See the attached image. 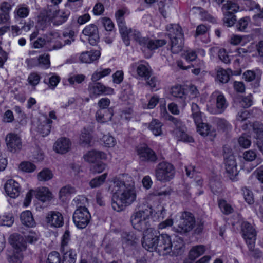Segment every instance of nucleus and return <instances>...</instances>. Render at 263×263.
Returning <instances> with one entry per match:
<instances>
[{"label":"nucleus","mask_w":263,"mask_h":263,"mask_svg":"<svg viewBox=\"0 0 263 263\" xmlns=\"http://www.w3.org/2000/svg\"><path fill=\"white\" fill-rule=\"evenodd\" d=\"M250 0H231L227 1L221 8L223 12H230L231 13H236L238 12L243 4L247 5L251 3Z\"/></svg>","instance_id":"obj_17"},{"label":"nucleus","mask_w":263,"mask_h":263,"mask_svg":"<svg viewBox=\"0 0 263 263\" xmlns=\"http://www.w3.org/2000/svg\"><path fill=\"white\" fill-rule=\"evenodd\" d=\"M100 22L107 31H111L114 27V23L109 18L102 17L100 19Z\"/></svg>","instance_id":"obj_55"},{"label":"nucleus","mask_w":263,"mask_h":263,"mask_svg":"<svg viewBox=\"0 0 263 263\" xmlns=\"http://www.w3.org/2000/svg\"><path fill=\"white\" fill-rule=\"evenodd\" d=\"M25 240L26 243L28 242L29 243H33L38 240V236L37 234L33 232H29V233L25 235Z\"/></svg>","instance_id":"obj_61"},{"label":"nucleus","mask_w":263,"mask_h":263,"mask_svg":"<svg viewBox=\"0 0 263 263\" xmlns=\"http://www.w3.org/2000/svg\"><path fill=\"white\" fill-rule=\"evenodd\" d=\"M101 141L103 143L104 146L108 147H113L116 144L115 138L109 134L103 135L101 139Z\"/></svg>","instance_id":"obj_51"},{"label":"nucleus","mask_w":263,"mask_h":263,"mask_svg":"<svg viewBox=\"0 0 263 263\" xmlns=\"http://www.w3.org/2000/svg\"><path fill=\"white\" fill-rule=\"evenodd\" d=\"M249 114L247 110H243L238 112L236 118V125L241 127L245 130L248 128V124L247 119L249 118Z\"/></svg>","instance_id":"obj_31"},{"label":"nucleus","mask_w":263,"mask_h":263,"mask_svg":"<svg viewBox=\"0 0 263 263\" xmlns=\"http://www.w3.org/2000/svg\"><path fill=\"white\" fill-rule=\"evenodd\" d=\"M137 155L141 161L156 163L158 159L156 153L147 146H141L137 149Z\"/></svg>","instance_id":"obj_15"},{"label":"nucleus","mask_w":263,"mask_h":263,"mask_svg":"<svg viewBox=\"0 0 263 263\" xmlns=\"http://www.w3.org/2000/svg\"><path fill=\"white\" fill-rule=\"evenodd\" d=\"M137 238L136 235L132 232L124 233L122 235L123 242L126 245H133L136 243Z\"/></svg>","instance_id":"obj_46"},{"label":"nucleus","mask_w":263,"mask_h":263,"mask_svg":"<svg viewBox=\"0 0 263 263\" xmlns=\"http://www.w3.org/2000/svg\"><path fill=\"white\" fill-rule=\"evenodd\" d=\"M226 171L229 178L233 181L237 180L238 171L237 169V164L233 155L226 157Z\"/></svg>","instance_id":"obj_14"},{"label":"nucleus","mask_w":263,"mask_h":263,"mask_svg":"<svg viewBox=\"0 0 263 263\" xmlns=\"http://www.w3.org/2000/svg\"><path fill=\"white\" fill-rule=\"evenodd\" d=\"M52 123V121L50 119L46 118L44 121L41 123L38 126V131L43 137L49 135L50 133Z\"/></svg>","instance_id":"obj_39"},{"label":"nucleus","mask_w":263,"mask_h":263,"mask_svg":"<svg viewBox=\"0 0 263 263\" xmlns=\"http://www.w3.org/2000/svg\"><path fill=\"white\" fill-rule=\"evenodd\" d=\"M113 115V110L111 108L105 110L99 109L96 113V119L98 122L104 123L110 121Z\"/></svg>","instance_id":"obj_27"},{"label":"nucleus","mask_w":263,"mask_h":263,"mask_svg":"<svg viewBox=\"0 0 263 263\" xmlns=\"http://www.w3.org/2000/svg\"><path fill=\"white\" fill-rule=\"evenodd\" d=\"M74 32L72 30L68 31H64L62 36L59 35L61 41L58 42L54 46V49L61 48L66 45H70L72 42L74 41Z\"/></svg>","instance_id":"obj_22"},{"label":"nucleus","mask_w":263,"mask_h":263,"mask_svg":"<svg viewBox=\"0 0 263 263\" xmlns=\"http://www.w3.org/2000/svg\"><path fill=\"white\" fill-rule=\"evenodd\" d=\"M100 54V52L99 50L86 51L81 54L80 60L83 63H90L98 60Z\"/></svg>","instance_id":"obj_30"},{"label":"nucleus","mask_w":263,"mask_h":263,"mask_svg":"<svg viewBox=\"0 0 263 263\" xmlns=\"http://www.w3.org/2000/svg\"><path fill=\"white\" fill-rule=\"evenodd\" d=\"M88 90L91 98H96L102 95H111L114 91L112 88L106 87L102 83L96 82L89 83Z\"/></svg>","instance_id":"obj_12"},{"label":"nucleus","mask_w":263,"mask_h":263,"mask_svg":"<svg viewBox=\"0 0 263 263\" xmlns=\"http://www.w3.org/2000/svg\"><path fill=\"white\" fill-rule=\"evenodd\" d=\"M106 165L103 163H99L92 166L90 168V171L93 173H100L102 172L106 168Z\"/></svg>","instance_id":"obj_63"},{"label":"nucleus","mask_w":263,"mask_h":263,"mask_svg":"<svg viewBox=\"0 0 263 263\" xmlns=\"http://www.w3.org/2000/svg\"><path fill=\"white\" fill-rule=\"evenodd\" d=\"M70 146V140L65 137H62L57 140L54 145V148L58 153L65 154L69 151Z\"/></svg>","instance_id":"obj_24"},{"label":"nucleus","mask_w":263,"mask_h":263,"mask_svg":"<svg viewBox=\"0 0 263 263\" xmlns=\"http://www.w3.org/2000/svg\"><path fill=\"white\" fill-rule=\"evenodd\" d=\"M250 22V18L248 16L240 18L236 24L237 29L240 31H245Z\"/></svg>","instance_id":"obj_52"},{"label":"nucleus","mask_w":263,"mask_h":263,"mask_svg":"<svg viewBox=\"0 0 263 263\" xmlns=\"http://www.w3.org/2000/svg\"><path fill=\"white\" fill-rule=\"evenodd\" d=\"M62 253H63L62 263L76 262L77 254L74 250L69 249L64 252H62Z\"/></svg>","instance_id":"obj_40"},{"label":"nucleus","mask_w":263,"mask_h":263,"mask_svg":"<svg viewBox=\"0 0 263 263\" xmlns=\"http://www.w3.org/2000/svg\"><path fill=\"white\" fill-rule=\"evenodd\" d=\"M171 95L176 98L180 100V103L183 106L186 105L187 99V95L183 87L181 86H175L171 88Z\"/></svg>","instance_id":"obj_28"},{"label":"nucleus","mask_w":263,"mask_h":263,"mask_svg":"<svg viewBox=\"0 0 263 263\" xmlns=\"http://www.w3.org/2000/svg\"><path fill=\"white\" fill-rule=\"evenodd\" d=\"M5 190L7 195L13 198L18 197L21 192L20 184L13 179L8 180L6 182Z\"/></svg>","instance_id":"obj_21"},{"label":"nucleus","mask_w":263,"mask_h":263,"mask_svg":"<svg viewBox=\"0 0 263 263\" xmlns=\"http://www.w3.org/2000/svg\"><path fill=\"white\" fill-rule=\"evenodd\" d=\"M109 189L112 194V208L117 212L123 211L126 207L132 204L136 199L134 182L132 180L125 182L116 178Z\"/></svg>","instance_id":"obj_2"},{"label":"nucleus","mask_w":263,"mask_h":263,"mask_svg":"<svg viewBox=\"0 0 263 263\" xmlns=\"http://www.w3.org/2000/svg\"><path fill=\"white\" fill-rule=\"evenodd\" d=\"M70 240V233L68 231H66L62 236L61 251L64 252L66 250L70 249L68 247V244Z\"/></svg>","instance_id":"obj_50"},{"label":"nucleus","mask_w":263,"mask_h":263,"mask_svg":"<svg viewBox=\"0 0 263 263\" xmlns=\"http://www.w3.org/2000/svg\"><path fill=\"white\" fill-rule=\"evenodd\" d=\"M218 206L221 211L226 215L231 214L234 211V209L232 206L225 200L219 199L218 200Z\"/></svg>","instance_id":"obj_43"},{"label":"nucleus","mask_w":263,"mask_h":263,"mask_svg":"<svg viewBox=\"0 0 263 263\" xmlns=\"http://www.w3.org/2000/svg\"><path fill=\"white\" fill-rule=\"evenodd\" d=\"M83 34L87 36L89 44L92 46L97 45L99 41L98 29L95 24L87 25L83 30Z\"/></svg>","instance_id":"obj_19"},{"label":"nucleus","mask_w":263,"mask_h":263,"mask_svg":"<svg viewBox=\"0 0 263 263\" xmlns=\"http://www.w3.org/2000/svg\"><path fill=\"white\" fill-rule=\"evenodd\" d=\"M223 13L224 14V17L223 18L224 24L229 27L232 26L236 21L235 15L233 13L230 12Z\"/></svg>","instance_id":"obj_45"},{"label":"nucleus","mask_w":263,"mask_h":263,"mask_svg":"<svg viewBox=\"0 0 263 263\" xmlns=\"http://www.w3.org/2000/svg\"><path fill=\"white\" fill-rule=\"evenodd\" d=\"M205 251V247L200 245L193 247L189 253V258L194 260L203 254Z\"/></svg>","instance_id":"obj_37"},{"label":"nucleus","mask_w":263,"mask_h":263,"mask_svg":"<svg viewBox=\"0 0 263 263\" xmlns=\"http://www.w3.org/2000/svg\"><path fill=\"white\" fill-rule=\"evenodd\" d=\"M46 263H61V258L59 253L57 251L50 252L48 255Z\"/></svg>","instance_id":"obj_54"},{"label":"nucleus","mask_w":263,"mask_h":263,"mask_svg":"<svg viewBox=\"0 0 263 263\" xmlns=\"http://www.w3.org/2000/svg\"><path fill=\"white\" fill-rule=\"evenodd\" d=\"M5 141L8 149L12 153H16L22 148V140L17 134L12 133L8 134Z\"/></svg>","instance_id":"obj_16"},{"label":"nucleus","mask_w":263,"mask_h":263,"mask_svg":"<svg viewBox=\"0 0 263 263\" xmlns=\"http://www.w3.org/2000/svg\"><path fill=\"white\" fill-rule=\"evenodd\" d=\"M68 9L60 10L58 5H49L47 9V16L55 25H60L65 23L70 15Z\"/></svg>","instance_id":"obj_6"},{"label":"nucleus","mask_w":263,"mask_h":263,"mask_svg":"<svg viewBox=\"0 0 263 263\" xmlns=\"http://www.w3.org/2000/svg\"><path fill=\"white\" fill-rule=\"evenodd\" d=\"M241 191L243 196V198L246 202L249 204H252L254 203V197L252 192L247 187L241 188Z\"/></svg>","instance_id":"obj_49"},{"label":"nucleus","mask_w":263,"mask_h":263,"mask_svg":"<svg viewBox=\"0 0 263 263\" xmlns=\"http://www.w3.org/2000/svg\"><path fill=\"white\" fill-rule=\"evenodd\" d=\"M28 64L32 66H40L44 68H48L50 65V57L48 54H43L35 58L27 60Z\"/></svg>","instance_id":"obj_23"},{"label":"nucleus","mask_w":263,"mask_h":263,"mask_svg":"<svg viewBox=\"0 0 263 263\" xmlns=\"http://www.w3.org/2000/svg\"><path fill=\"white\" fill-rule=\"evenodd\" d=\"M163 124L158 120L153 119L149 123L148 129L155 136H161L163 134Z\"/></svg>","instance_id":"obj_34"},{"label":"nucleus","mask_w":263,"mask_h":263,"mask_svg":"<svg viewBox=\"0 0 263 263\" xmlns=\"http://www.w3.org/2000/svg\"><path fill=\"white\" fill-rule=\"evenodd\" d=\"M36 197L39 200L45 202L51 200V193L48 188L42 187L38 189Z\"/></svg>","instance_id":"obj_38"},{"label":"nucleus","mask_w":263,"mask_h":263,"mask_svg":"<svg viewBox=\"0 0 263 263\" xmlns=\"http://www.w3.org/2000/svg\"><path fill=\"white\" fill-rule=\"evenodd\" d=\"M107 176V173L103 174L92 179L89 182V185L91 188H96L103 184Z\"/></svg>","instance_id":"obj_44"},{"label":"nucleus","mask_w":263,"mask_h":263,"mask_svg":"<svg viewBox=\"0 0 263 263\" xmlns=\"http://www.w3.org/2000/svg\"><path fill=\"white\" fill-rule=\"evenodd\" d=\"M155 176L157 180L161 182H167L175 176V168L173 165L167 162L159 163L155 170Z\"/></svg>","instance_id":"obj_7"},{"label":"nucleus","mask_w":263,"mask_h":263,"mask_svg":"<svg viewBox=\"0 0 263 263\" xmlns=\"http://www.w3.org/2000/svg\"><path fill=\"white\" fill-rule=\"evenodd\" d=\"M46 222L51 227H61L63 224L62 214L56 211H50L46 216Z\"/></svg>","instance_id":"obj_20"},{"label":"nucleus","mask_w":263,"mask_h":263,"mask_svg":"<svg viewBox=\"0 0 263 263\" xmlns=\"http://www.w3.org/2000/svg\"><path fill=\"white\" fill-rule=\"evenodd\" d=\"M22 223L28 227H33L35 226V222L32 214L30 211L23 212L20 215Z\"/></svg>","instance_id":"obj_33"},{"label":"nucleus","mask_w":263,"mask_h":263,"mask_svg":"<svg viewBox=\"0 0 263 263\" xmlns=\"http://www.w3.org/2000/svg\"><path fill=\"white\" fill-rule=\"evenodd\" d=\"M191 110L192 111V117L195 123H199L202 121L201 112L200 110L198 105L194 103H192Z\"/></svg>","instance_id":"obj_42"},{"label":"nucleus","mask_w":263,"mask_h":263,"mask_svg":"<svg viewBox=\"0 0 263 263\" xmlns=\"http://www.w3.org/2000/svg\"><path fill=\"white\" fill-rule=\"evenodd\" d=\"M157 251L163 255L170 253L171 239L166 234H162L158 236Z\"/></svg>","instance_id":"obj_18"},{"label":"nucleus","mask_w":263,"mask_h":263,"mask_svg":"<svg viewBox=\"0 0 263 263\" xmlns=\"http://www.w3.org/2000/svg\"><path fill=\"white\" fill-rule=\"evenodd\" d=\"M168 120L172 121L175 126L173 134L177 137L178 140L187 142L194 141L193 138L186 134V128L180 119L170 116Z\"/></svg>","instance_id":"obj_9"},{"label":"nucleus","mask_w":263,"mask_h":263,"mask_svg":"<svg viewBox=\"0 0 263 263\" xmlns=\"http://www.w3.org/2000/svg\"><path fill=\"white\" fill-rule=\"evenodd\" d=\"M76 192L75 189L70 185H66L61 189L59 192V198L64 200L66 196Z\"/></svg>","instance_id":"obj_48"},{"label":"nucleus","mask_w":263,"mask_h":263,"mask_svg":"<svg viewBox=\"0 0 263 263\" xmlns=\"http://www.w3.org/2000/svg\"><path fill=\"white\" fill-rule=\"evenodd\" d=\"M125 13L124 10H119L116 12L115 17L120 33L126 46L130 44V37L138 43L142 50H153L165 45L166 42L164 40H154L147 37H143L139 31L128 28L124 19Z\"/></svg>","instance_id":"obj_1"},{"label":"nucleus","mask_w":263,"mask_h":263,"mask_svg":"<svg viewBox=\"0 0 263 263\" xmlns=\"http://www.w3.org/2000/svg\"><path fill=\"white\" fill-rule=\"evenodd\" d=\"M53 177V174L50 170L45 168L38 174V179L40 181H47Z\"/></svg>","instance_id":"obj_53"},{"label":"nucleus","mask_w":263,"mask_h":263,"mask_svg":"<svg viewBox=\"0 0 263 263\" xmlns=\"http://www.w3.org/2000/svg\"><path fill=\"white\" fill-rule=\"evenodd\" d=\"M166 30L171 40L172 51L178 53L182 50L184 45L181 27L178 24H170L167 26Z\"/></svg>","instance_id":"obj_5"},{"label":"nucleus","mask_w":263,"mask_h":263,"mask_svg":"<svg viewBox=\"0 0 263 263\" xmlns=\"http://www.w3.org/2000/svg\"><path fill=\"white\" fill-rule=\"evenodd\" d=\"M250 4L252 5V7L250 8V9H256L258 11L257 13L255 15H254V17L263 18V7L262 9H261L259 4H256L254 2H252V3Z\"/></svg>","instance_id":"obj_60"},{"label":"nucleus","mask_w":263,"mask_h":263,"mask_svg":"<svg viewBox=\"0 0 263 263\" xmlns=\"http://www.w3.org/2000/svg\"><path fill=\"white\" fill-rule=\"evenodd\" d=\"M91 140V135L90 130L86 128H84L82 131L80 137V142L83 145H86L90 144Z\"/></svg>","instance_id":"obj_41"},{"label":"nucleus","mask_w":263,"mask_h":263,"mask_svg":"<svg viewBox=\"0 0 263 263\" xmlns=\"http://www.w3.org/2000/svg\"><path fill=\"white\" fill-rule=\"evenodd\" d=\"M152 209L147 204L138 205L130 217L133 228L139 231L145 232L151 229L150 218Z\"/></svg>","instance_id":"obj_3"},{"label":"nucleus","mask_w":263,"mask_h":263,"mask_svg":"<svg viewBox=\"0 0 263 263\" xmlns=\"http://www.w3.org/2000/svg\"><path fill=\"white\" fill-rule=\"evenodd\" d=\"M10 263H21L23 259V255L21 252L17 251L9 258Z\"/></svg>","instance_id":"obj_62"},{"label":"nucleus","mask_w":263,"mask_h":263,"mask_svg":"<svg viewBox=\"0 0 263 263\" xmlns=\"http://www.w3.org/2000/svg\"><path fill=\"white\" fill-rule=\"evenodd\" d=\"M256 156V152L252 150L246 151L243 154V158L245 160L249 162L254 160Z\"/></svg>","instance_id":"obj_59"},{"label":"nucleus","mask_w":263,"mask_h":263,"mask_svg":"<svg viewBox=\"0 0 263 263\" xmlns=\"http://www.w3.org/2000/svg\"><path fill=\"white\" fill-rule=\"evenodd\" d=\"M85 76L83 74H76L70 77L68 81L71 85L74 84L75 83H81L85 79Z\"/></svg>","instance_id":"obj_57"},{"label":"nucleus","mask_w":263,"mask_h":263,"mask_svg":"<svg viewBox=\"0 0 263 263\" xmlns=\"http://www.w3.org/2000/svg\"><path fill=\"white\" fill-rule=\"evenodd\" d=\"M11 238L13 239V242H12V244L17 251L21 252L26 249V241L24 240L22 236L18 234H13L11 236Z\"/></svg>","instance_id":"obj_36"},{"label":"nucleus","mask_w":263,"mask_h":263,"mask_svg":"<svg viewBox=\"0 0 263 263\" xmlns=\"http://www.w3.org/2000/svg\"><path fill=\"white\" fill-rule=\"evenodd\" d=\"M29 13V8L25 4L18 5L14 11V17L15 20L27 17Z\"/></svg>","instance_id":"obj_35"},{"label":"nucleus","mask_w":263,"mask_h":263,"mask_svg":"<svg viewBox=\"0 0 263 263\" xmlns=\"http://www.w3.org/2000/svg\"><path fill=\"white\" fill-rule=\"evenodd\" d=\"M136 66L137 73L139 77L144 78L145 80H148L152 74V70L148 64H140L136 66L135 64L133 65Z\"/></svg>","instance_id":"obj_32"},{"label":"nucleus","mask_w":263,"mask_h":263,"mask_svg":"<svg viewBox=\"0 0 263 263\" xmlns=\"http://www.w3.org/2000/svg\"><path fill=\"white\" fill-rule=\"evenodd\" d=\"M242 236L248 245L249 249L252 250L255 247L256 239V231L251 223L243 221L241 224Z\"/></svg>","instance_id":"obj_10"},{"label":"nucleus","mask_w":263,"mask_h":263,"mask_svg":"<svg viewBox=\"0 0 263 263\" xmlns=\"http://www.w3.org/2000/svg\"><path fill=\"white\" fill-rule=\"evenodd\" d=\"M197 127V132L202 136H207L208 135L214 136L215 135V130L214 128L211 125L202 122L195 123Z\"/></svg>","instance_id":"obj_29"},{"label":"nucleus","mask_w":263,"mask_h":263,"mask_svg":"<svg viewBox=\"0 0 263 263\" xmlns=\"http://www.w3.org/2000/svg\"><path fill=\"white\" fill-rule=\"evenodd\" d=\"M91 215L87 208L80 206L73 214V221L79 229H84L90 222Z\"/></svg>","instance_id":"obj_8"},{"label":"nucleus","mask_w":263,"mask_h":263,"mask_svg":"<svg viewBox=\"0 0 263 263\" xmlns=\"http://www.w3.org/2000/svg\"><path fill=\"white\" fill-rule=\"evenodd\" d=\"M229 72H231L230 69L224 70L220 68L217 70V78L222 83H226L229 80Z\"/></svg>","instance_id":"obj_47"},{"label":"nucleus","mask_w":263,"mask_h":263,"mask_svg":"<svg viewBox=\"0 0 263 263\" xmlns=\"http://www.w3.org/2000/svg\"><path fill=\"white\" fill-rule=\"evenodd\" d=\"M19 167L22 171L28 173L33 172L36 168L35 166L33 164L29 162H22Z\"/></svg>","instance_id":"obj_56"},{"label":"nucleus","mask_w":263,"mask_h":263,"mask_svg":"<svg viewBox=\"0 0 263 263\" xmlns=\"http://www.w3.org/2000/svg\"><path fill=\"white\" fill-rule=\"evenodd\" d=\"M212 97L216 100V107H208L209 111L212 114L223 113L228 106V103L224 95L219 91H215L212 94Z\"/></svg>","instance_id":"obj_11"},{"label":"nucleus","mask_w":263,"mask_h":263,"mask_svg":"<svg viewBox=\"0 0 263 263\" xmlns=\"http://www.w3.org/2000/svg\"><path fill=\"white\" fill-rule=\"evenodd\" d=\"M195 227V218L190 212L184 211L180 213L179 223L172 227L173 232L182 235H185L192 231Z\"/></svg>","instance_id":"obj_4"},{"label":"nucleus","mask_w":263,"mask_h":263,"mask_svg":"<svg viewBox=\"0 0 263 263\" xmlns=\"http://www.w3.org/2000/svg\"><path fill=\"white\" fill-rule=\"evenodd\" d=\"M0 222L3 226L10 227L13 223L14 219L11 215L4 216L1 219Z\"/></svg>","instance_id":"obj_64"},{"label":"nucleus","mask_w":263,"mask_h":263,"mask_svg":"<svg viewBox=\"0 0 263 263\" xmlns=\"http://www.w3.org/2000/svg\"><path fill=\"white\" fill-rule=\"evenodd\" d=\"M153 230L144 232L145 234L142 240V245L144 248L147 251L153 252L154 250L157 251L158 236L153 233Z\"/></svg>","instance_id":"obj_13"},{"label":"nucleus","mask_w":263,"mask_h":263,"mask_svg":"<svg viewBox=\"0 0 263 263\" xmlns=\"http://www.w3.org/2000/svg\"><path fill=\"white\" fill-rule=\"evenodd\" d=\"M40 81V76L35 72L31 73L28 78V83L32 86H36L37 85Z\"/></svg>","instance_id":"obj_58"},{"label":"nucleus","mask_w":263,"mask_h":263,"mask_svg":"<svg viewBox=\"0 0 263 263\" xmlns=\"http://www.w3.org/2000/svg\"><path fill=\"white\" fill-rule=\"evenodd\" d=\"M170 255L177 256L182 254L184 252V243L183 239L181 238H177L173 242H171Z\"/></svg>","instance_id":"obj_26"},{"label":"nucleus","mask_w":263,"mask_h":263,"mask_svg":"<svg viewBox=\"0 0 263 263\" xmlns=\"http://www.w3.org/2000/svg\"><path fill=\"white\" fill-rule=\"evenodd\" d=\"M83 158L85 161L93 163L99 160L106 159V155L101 151L92 150L85 154Z\"/></svg>","instance_id":"obj_25"}]
</instances>
